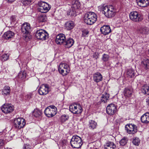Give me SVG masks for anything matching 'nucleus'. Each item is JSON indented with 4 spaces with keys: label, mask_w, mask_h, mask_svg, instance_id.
Wrapping results in <instances>:
<instances>
[{
    "label": "nucleus",
    "mask_w": 149,
    "mask_h": 149,
    "mask_svg": "<svg viewBox=\"0 0 149 149\" xmlns=\"http://www.w3.org/2000/svg\"><path fill=\"white\" fill-rule=\"evenodd\" d=\"M127 138L124 137L120 141V145L123 146H124L127 143Z\"/></svg>",
    "instance_id": "40"
},
{
    "label": "nucleus",
    "mask_w": 149,
    "mask_h": 149,
    "mask_svg": "<svg viewBox=\"0 0 149 149\" xmlns=\"http://www.w3.org/2000/svg\"><path fill=\"white\" fill-rule=\"evenodd\" d=\"M124 95L126 97H130L132 94V89L125 88L124 90Z\"/></svg>",
    "instance_id": "27"
},
{
    "label": "nucleus",
    "mask_w": 149,
    "mask_h": 149,
    "mask_svg": "<svg viewBox=\"0 0 149 149\" xmlns=\"http://www.w3.org/2000/svg\"><path fill=\"white\" fill-rule=\"evenodd\" d=\"M83 34L85 35H87L88 33V31L86 30H84L83 31Z\"/></svg>",
    "instance_id": "46"
},
{
    "label": "nucleus",
    "mask_w": 149,
    "mask_h": 149,
    "mask_svg": "<svg viewBox=\"0 0 149 149\" xmlns=\"http://www.w3.org/2000/svg\"><path fill=\"white\" fill-rule=\"evenodd\" d=\"M38 5L39 7L38 8V10L42 13H46L50 9L51 7L47 3L44 2H39Z\"/></svg>",
    "instance_id": "7"
},
{
    "label": "nucleus",
    "mask_w": 149,
    "mask_h": 149,
    "mask_svg": "<svg viewBox=\"0 0 149 149\" xmlns=\"http://www.w3.org/2000/svg\"><path fill=\"white\" fill-rule=\"evenodd\" d=\"M125 130L130 134H134L137 132V127L134 124H130L126 125L125 128Z\"/></svg>",
    "instance_id": "11"
},
{
    "label": "nucleus",
    "mask_w": 149,
    "mask_h": 149,
    "mask_svg": "<svg viewBox=\"0 0 149 149\" xmlns=\"http://www.w3.org/2000/svg\"><path fill=\"white\" fill-rule=\"evenodd\" d=\"M133 143L136 146H138L140 143V140L137 137L133 139L132 141Z\"/></svg>",
    "instance_id": "37"
},
{
    "label": "nucleus",
    "mask_w": 149,
    "mask_h": 149,
    "mask_svg": "<svg viewBox=\"0 0 149 149\" xmlns=\"http://www.w3.org/2000/svg\"><path fill=\"white\" fill-rule=\"evenodd\" d=\"M138 33L143 34H147L148 33L149 30L145 27H141L137 30Z\"/></svg>",
    "instance_id": "23"
},
{
    "label": "nucleus",
    "mask_w": 149,
    "mask_h": 149,
    "mask_svg": "<svg viewBox=\"0 0 149 149\" xmlns=\"http://www.w3.org/2000/svg\"><path fill=\"white\" fill-rule=\"evenodd\" d=\"M14 35V33L12 31H8L5 32L4 34V36L6 39H9L13 37Z\"/></svg>",
    "instance_id": "26"
},
{
    "label": "nucleus",
    "mask_w": 149,
    "mask_h": 149,
    "mask_svg": "<svg viewBox=\"0 0 149 149\" xmlns=\"http://www.w3.org/2000/svg\"><path fill=\"white\" fill-rule=\"evenodd\" d=\"M74 26V22L70 21L66 22L65 24V28L68 30H70L72 29Z\"/></svg>",
    "instance_id": "22"
},
{
    "label": "nucleus",
    "mask_w": 149,
    "mask_h": 149,
    "mask_svg": "<svg viewBox=\"0 0 149 149\" xmlns=\"http://www.w3.org/2000/svg\"><path fill=\"white\" fill-rule=\"evenodd\" d=\"M82 143L81 138L77 135L73 136L70 141L71 146L74 148H80Z\"/></svg>",
    "instance_id": "3"
},
{
    "label": "nucleus",
    "mask_w": 149,
    "mask_h": 149,
    "mask_svg": "<svg viewBox=\"0 0 149 149\" xmlns=\"http://www.w3.org/2000/svg\"><path fill=\"white\" fill-rule=\"evenodd\" d=\"M77 10L73 9H72V10H70V12H69L68 14L71 16H74L76 15Z\"/></svg>",
    "instance_id": "43"
},
{
    "label": "nucleus",
    "mask_w": 149,
    "mask_h": 149,
    "mask_svg": "<svg viewBox=\"0 0 149 149\" xmlns=\"http://www.w3.org/2000/svg\"><path fill=\"white\" fill-rule=\"evenodd\" d=\"M9 57V55L7 54L3 55L1 57V60L3 61H6Z\"/></svg>",
    "instance_id": "39"
},
{
    "label": "nucleus",
    "mask_w": 149,
    "mask_h": 149,
    "mask_svg": "<svg viewBox=\"0 0 149 149\" xmlns=\"http://www.w3.org/2000/svg\"><path fill=\"white\" fill-rule=\"evenodd\" d=\"M99 54L97 52H95L93 55V57L96 59H97L98 58Z\"/></svg>",
    "instance_id": "44"
},
{
    "label": "nucleus",
    "mask_w": 149,
    "mask_h": 149,
    "mask_svg": "<svg viewBox=\"0 0 149 149\" xmlns=\"http://www.w3.org/2000/svg\"><path fill=\"white\" fill-rule=\"evenodd\" d=\"M10 88L8 86H5L2 91V94L4 95H7L10 94Z\"/></svg>",
    "instance_id": "31"
},
{
    "label": "nucleus",
    "mask_w": 149,
    "mask_h": 149,
    "mask_svg": "<svg viewBox=\"0 0 149 149\" xmlns=\"http://www.w3.org/2000/svg\"><path fill=\"white\" fill-rule=\"evenodd\" d=\"M38 19L40 22H45L47 20L46 15L45 14L41 15L38 17Z\"/></svg>",
    "instance_id": "34"
},
{
    "label": "nucleus",
    "mask_w": 149,
    "mask_h": 149,
    "mask_svg": "<svg viewBox=\"0 0 149 149\" xmlns=\"http://www.w3.org/2000/svg\"><path fill=\"white\" fill-rule=\"evenodd\" d=\"M1 110L5 113H10L14 110L13 106L10 104H4L1 107Z\"/></svg>",
    "instance_id": "12"
},
{
    "label": "nucleus",
    "mask_w": 149,
    "mask_h": 149,
    "mask_svg": "<svg viewBox=\"0 0 149 149\" xmlns=\"http://www.w3.org/2000/svg\"><path fill=\"white\" fill-rule=\"evenodd\" d=\"M58 70L59 73L63 76H65L70 72V68L69 65L66 63H61L59 64Z\"/></svg>",
    "instance_id": "4"
},
{
    "label": "nucleus",
    "mask_w": 149,
    "mask_h": 149,
    "mask_svg": "<svg viewBox=\"0 0 149 149\" xmlns=\"http://www.w3.org/2000/svg\"><path fill=\"white\" fill-rule=\"evenodd\" d=\"M48 34L45 30L41 29L38 30L35 35L37 39L42 40H45L48 38Z\"/></svg>",
    "instance_id": "8"
},
{
    "label": "nucleus",
    "mask_w": 149,
    "mask_h": 149,
    "mask_svg": "<svg viewBox=\"0 0 149 149\" xmlns=\"http://www.w3.org/2000/svg\"><path fill=\"white\" fill-rule=\"evenodd\" d=\"M32 0H22V1L24 5L26 6L29 4L31 3Z\"/></svg>",
    "instance_id": "42"
},
{
    "label": "nucleus",
    "mask_w": 149,
    "mask_h": 149,
    "mask_svg": "<svg viewBox=\"0 0 149 149\" xmlns=\"http://www.w3.org/2000/svg\"><path fill=\"white\" fill-rule=\"evenodd\" d=\"M4 144L3 140L2 139H0V146H2Z\"/></svg>",
    "instance_id": "47"
},
{
    "label": "nucleus",
    "mask_w": 149,
    "mask_h": 149,
    "mask_svg": "<svg viewBox=\"0 0 149 149\" xmlns=\"http://www.w3.org/2000/svg\"><path fill=\"white\" fill-rule=\"evenodd\" d=\"M57 112L56 108L54 106H50L46 108L45 110V113L48 117H52L54 116Z\"/></svg>",
    "instance_id": "5"
},
{
    "label": "nucleus",
    "mask_w": 149,
    "mask_h": 149,
    "mask_svg": "<svg viewBox=\"0 0 149 149\" xmlns=\"http://www.w3.org/2000/svg\"><path fill=\"white\" fill-rule=\"evenodd\" d=\"M104 149H115L116 146L113 142L106 143L104 145Z\"/></svg>",
    "instance_id": "24"
},
{
    "label": "nucleus",
    "mask_w": 149,
    "mask_h": 149,
    "mask_svg": "<svg viewBox=\"0 0 149 149\" xmlns=\"http://www.w3.org/2000/svg\"><path fill=\"white\" fill-rule=\"evenodd\" d=\"M130 19L132 21L138 22H140L142 19L140 14L136 11L132 12L130 14Z\"/></svg>",
    "instance_id": "10"
},
{
    "label": "nucleus",
    "mask_w": 149,
    "mask_h": 149,
    "mask_svg": "<svg viewBox=\"0 0 149 149\" xmlns=\"http://www.w3.org/2000/svg\"><path fill=\"white\" fill-rule=\"evenodd\" d=\"M136 3L140 7L145 8L149 5V0H136Z\"/></svg>",
    "instance_id": "17"
},
{
    "label": "nucleus",
    "mask_w": 149,
    "mask_h": 149,
    "mask_svg": "<svg viewBox=\"0 0 149 149\" xmlns=\"http://www.w3.org/2000/svg\"><path fill=\"white\" fill-rule=\"evenodd\" d=\"M26 73L24 72H20L18 74V76L19 78L22 79H24L26 77Z\"/></svg>",
    "instance_id": "38"
},
{
    "label": "nucleus",
    "mask_w": 149,
    "mask_h": 149,
    "mask_svg": "<svg viewBox=\"0 0 149 149\" xmlns=\"http://www.w3.org/2000/svg\"><path fill=\"white\" fill-rule=\"evenodd\" d=\"M27 97V99H29L31 98V95L30 94H27L26 95Z\"/></svg>",
    "instance_id": "49"
},
{
    "label": "nucleus",
    "mask_w": 149,
    "mask_h": 149,
    "mask_svg": "<svg viewBox=\"0 0 149 149\" xmlns=\"http://www.w3.org/2000/svg\"><path fill=\"white\" fill-rule=\"evenodd\" d=\"M74 42V41L72 38H69L65 40L63 45L66 48H69L73 45Z\"/></svg>",
    "instance_id": "20"
},
{
    "label": "nucleus",
    "mask_w": 149,
    "mask_h": 149,
    "mask_svg": "<svg viewBox=\"0 0 149 149\" xmlns=\"http://www.w3.org/2000/svg\"><path fill=\"white\" fill-rule=\"evenodd\" d=\"M66 40L65 35L63 33H60L58 35L56 39V42L58 44L63 45Z\"/></svg>",
    "instance_id": "15"
},
{
    "label": "nucleus",
    "mask_w": 149,
    "mask_h": 149,
    "mask_svg": "<svg viewBox=\"0 0 149 149\" xmlns=\"http://www.w3.org/2000/svg\"><path fill=\"white\" fill-rule=\"evenodd\" d=\"M102 75L99 72H97L94 74L93 76V80L96 83H98L102 80Z\"/></svg>",
    "instance_id": "19"
},
{
    "label": "nucleus",
    "mask_w": 149,
    "mask_h": 149,
    "mask_svg": "<svg viewBox=\"0 0 149 149\" xmlns=\"http://www.w3.org/2000/svg\"><path fill=\"white\" fill-rule=\"evenodd\" d=\"M39 94L41 95H44L47 94L49 92V87L47 84L42 85L38 91Z\"/></svg>",
    "instance_id": "16"
},
{
    "label": "nucleus",
    "mask_w": 149,
    "mask_h": 149,
    "mask_svg": "<svg viewBox=\"0 0 149 149\" xmlns=\"http://www.w3.org/2000/svg\"><path fill=\"white\" fill-rule=\"evenodd\" d=\"M14 127L16 128L21 129L25 125L26 122L25 120L22 118H18L15 119L14 121Z\"/></svg>",
    "instance_id": "9"
},
{
    "label": "nucleus",
    "mask_w": 149,
    "mask_h": 149,
    "mask_svg": "<svg viewBox=\"0 0 149 149\" xmlns=\"http://www.w3.org/2000/svg\"><path fill=\"white\" fill-rule=\"evenodd\" d=\"M30 25L28 23H24L22 25L21 31L23 34L26 35L24 36L26 38L27 36L26 35L29 34L30 32Z\"/></svg>",
    "instance_id": "13"
},
{
    "label": "nucleus",
    "mask_w": 149,
    "mask_h": 149,
    "mask_svg": "<svg viewBox=\"0 0 149 149\" xmlns=\"http://www.w3.org/2000/svg\"><path fill=\"white\" fill-rule=\"evenodd\" d=\"M24 149H31L30 145L28 144L25 145Z\"/></svg>",
    "instance_id": "45"
},
{
    "label": "nucleus",
    "mask_w": 149,
    "mask_h": 149,
    "mask_svg": "<svg viewBox=\"0 0 149 149\" xmlns=\"http://www.w3.org/2000/svg\"><path fill=\"white\" fill-rule=\"evenodd\" d=\"M146 102L148 103V105H149V97L147 98Z\"/></svg>",
    "instance_id": "51"
},
{
    "label": "nucleus",
    "mask_w": 149,
    "mask_h": 149,
    "mask_svg": "<svg viewBox=\"0 0 149 149\" xmlns=\"http://www.w3.org/2000/svg\"><path fill=\"white\" fill-rule=\"evenodd\" d=\"M142 92L145 94L149 95V86L145 85L142 87L141 89Z\"/></svg>",
    "instance_id": "32"
},
{
    "label": "nucleus",
    "mask_w": 149,
    "mask_h": 149,
    "mask_svg": "<svg viewBox=\"0 0 149 149\" xmlns=\"http://www.w3.org/2000/svg\"><path fill=\"white\" fill-rule=\"evenodd\" d=\"M70 111L73 113L80 114L82 111V107L79 104H74L70 106Z\"/></svg>",
    "instance_id": "6"
},
{
    "label": "nucleus",
    "mask_w": 149,
    "mask_h": 149,
    "mask_svg": "<svg viewBox=\"0 0 149 149\" xmlns=\"http://www.w3.org/2000/svg\"><path fill=\"white\" fill-rule=\"evenodd\" d=\"M33 115L36 117H40L41 116L42 112L38 109H35L33 113Z\"/></svg>",
    "instance_id": "30"
},
{
    "label": "nucleus",
    "mask_w": 149,
    "mask_h": 149,
    "mask_svg": "<svg viewBox=\"0 0 149 149\" xmlns=\"http://www.w3.org/2000/svg\"><path fill=\"white\" fill-rule=\"evenodd\" d=\"M117 107L114 104L111 103L109 104L107 107L106 111L109 115H113L116 112Z\"/></svg>",
    "instance_id": "14"
},
{
    "label": "nucleus",
    "mask_w": 149,
    "mask_h": 149,
    "mask_svg": "<svg viewBox=\"0 0 149 149\" xmlns=\"http://www.w3.org/2000/svg\"><path fill=\"white\" fill-rule=\"evenodd\" d=\"M89 127L90 129H94L96 128L97 126V123L94 120H90L89 121Z\"/></svg>",
    "instance_id": "29"
},
{
    "label": "nucleus",
    "mask_w": 149,
    "mask_h": 149,
    "mask_svg": "<svg viewBox=\"0 0 149 149\" xmlns=\"http://www.w3.org/2000/svg\"><path fill=\"white\" fill-rule=\"evenodd\" d=\"M109 98V95L107 93L103 94L101 97V101L104 103L106 102Z\"/></svg>",
    "instance_id": "28"
},
{
    "label": "nucleus",
    "mask_w": 149,
    "mask_h": 149,
    "mask_svg": "<svg viewBox=\"0 0 149 149\" xmlns=\"http://www.w3.org/2000/svg\"><path fill=\"white\" fill-rule=\"evenodd\" d=\"M97 18L96 14L93 12H89L85 15L84 22L88 24L92 25L96 21Z\"/></svg>",
    "instance_id": "2"
},
{
    "label": "nucleus",
    "mask_w": 149,
    "mask_h": 149,
    "mask_svg": "<svg viewBox=\"0 0 149 149\" xmlns=\"http://www.w3.org/2000/svg\"><path fill=\"white\" fill-rule=\"evenodd\" d=\"M5 149H11L10 148H5Z\"/></svg>",
    "instance_id": "52"
},
{
    "label": "nucleus",
    "mask_w": 149,
    "mask_h": 149,
    "mask_svg": "<svg viewBox=\"0 0 149 149\" xmlns=\"http://www.w3.org/2000/svg\"><path fill=\"white\" fill-rule=\"evenodd\" d=\"M69 118V117L67 115L64 114L60 117V118L61 122L63 123L67 120Z\"/></svg>",
    "instance_id": "35"
},
{
    "label": "nucleus",
    "mask_w": 149,
    "mask_h": 149,
    "mask_svg": "<svg viewBox=\"0 0 149 149\" xmlns=\"http://www.w3.org/2000/svg\"><path fill=\"white\" fill-rule=\"evenodd\" d=\"M15 16H12L10 17L11 20L14 22L15 21Z\"/></svg>",
    "instance_id": "48"
},
{
    "label": "nucleus",
    "mask_w": 149,
    "mask_h": 149,
    "mask_svg": "<svg viewBox=\"0 0 149 149\" xmlns=\"http://www.w3.org/2000/svg\"><path fill=\"white\" fill-rule=\"evenodd\" d=\"M81 6L80 2L78 1H75L73 2L71 8L77 11L80 8Z\"/></svg>",
    "instance_id": "25"
},
{
    "label": "nucleus",
    "mask_w": 149,
    "mask_h": 149,
    "mask_svg": "<svg viewBox=\"0 0 149 149\" xmlns=\"http://www.w3.org/2000/svg\"><path fill=\"white\" fill-rule=\"evenodd\" d=\"M134 71V70H133L132 69H130L128 70L127 72V74L131 78H132L135 75Z\"/></svg>",
    "instance_id": "36"
},
{
    "label": "nucleus",
    "mask_w": 149,
    "mask_h": 149,
    "mask_svg": "<svg viewBox=\"0 0 149 149\" xmlns=\"http://www.w3.org/2000/svg\"><path fill=\"white\" fill-rule=\"evenodd\" d=\"M9 3H12L13 2H14L15 1V0H6Z\"/></svg>",
    "instance_id": "50"
},
{
    "label": "nucleus",
    "mask_w": 149,
    "mask_h": 149,
    "mask_svg": "<svg viewBox=\"0 0 149 149\" xmlns=\"http://www.w3.org/2000/svg\"><path fill=\"white\" fill-rule=\"evenodd\" d=\"M141 63L143 65V67L145 69H149V59H144Z\"/></svg>",
    "instance_id": "33"
},
{
    "label": "nucleus",
    "mask_w": 149,
    "mask_h": 149,
    "mask_svg": "<svg viewBox=\"0 0 149 149\" xmlns=\"http://www.w3.org/2000/svg\"><path fill=\"white\" fill-rule=\"evenodd\" d=\"M109 56L108 55L106 54H104L102 57V60L104 61H107L109 60Z\"/></svg>",
    "instance_id": "41"
},
{
    "label": "nucleus",
    "mask_w": 149,
    "mask_h": 149,
    "mask_svg": "<svg viewBox=\"0 0 149 149\" xmlns=\"http://www.w3.org/2000/svg\"><path fill=\"white\" fill-rule=\"evenodd\" d=\"M101 10L103 13L108 18L114 17L116 12L115 8L112 5H103L101 6Z\"/></svg>",
    "instance_id": "1"
},
{
    "label": "nucleus",
    "mask_w": 149,
    "mask_h": 149,
    "mask_svg": "<svg viewBox=\"0 0 149 149\" xmlns=\"http://www.w3.org/2000/svg\"><path fill=\"white\" fill-rule=\"evenodd\" d=\"M141 122L144 123H149V113H146L142 115L141 118Z\"/></svg>",
    "instance_id": "21"
},
{
    "label": "nucleus",
    "mask_w": 149,
    "mask_h": 149,
    "mask_svg": "<svg viewBox=\"0 0 149 149\" xmlns=\"http://www.w3.org/2000/svg\"><path fill=\"white\" fill-rule=\"evenodd\" d=\"M100 31L103 34L106 35L111 32V30L109 26L104 25L101 28Z\"/></svg>",
    "instance_id": "18"
}]
</instances>
